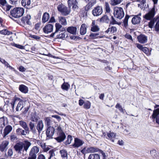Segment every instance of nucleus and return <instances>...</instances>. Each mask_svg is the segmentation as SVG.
Returning <instances> with one entry per match:
<instances>
[{
    "label": "nucleus",
    "instance_id": "1",
    "mask_svg": "<svg viewBox=\"0 0 159 159\" xmlns=\"http://www.w3.org/2000/svg\"><path fill=\"white\" fill-rule=\"evenodd\" d=\"M155 9V6H154L151 9L149 10L147 13L143 16V18L145 19L150 20V22H148V26L151 29L153 28L156 22L153 18L156 14Z\"/></svg>",
    "mask_w": 159,
    "mask_h": 159
},
{
    "label": "nucleus",
    "instance_id": "2",
    "mask_svg": "<svg viewBox=\"0 0 159 159\" xmlns=\"http://www.w3.org/2000/svg\"><path fill=\"white\" fill-rule=\"evenodd\" d=\"M132 16H129L127 14H126L123 20V26L125 28H126L128 25V21L129 18ZM133 16L134 17L131 20L132 24L134 25L139 24L140 23L141 18L138 16V15H134Z\"/></svg>",
    "mask_w": 159,
    "mask_h": 159
},
{
    "label": "nucleus",
    "instance_id": "3",
    "mask_svg": "<svg viewBox=\"0 0 159 159\" xmlns=\"http://www.w3.org/2000/svg\"><path fill=\"white\" fill-rule=\"evenodd\" d=\"M24 13V9L21 7H15L11 10L10 15L15 18H17L23 16Z\"/></svg>",
    "mask_w": 159,
    "mask_h": 159
},
{
    "label": "nucleus",
    "instance_id": "4",
    "mask_svg": "<svg viewBox=\"0 0 159 159\" xmlns=\"http://www.w3.org/2000/svg\"><path fill=\"white\" fill-rule=\"evenodd\" d=\"M113 10V14L116 18L121 19L124 17L125 13L123 8L121 7H115Z\"/></svg>",
    "mask_w": 159,
    "mask_h": 159
},
{
    "label": "nucleus",
    "instance_id": "5",
    "mask_svg": "<svg viewBox=\"0 0 159 159\" xmlns=\"http://www.w3.org/2000/svg\"><path fill=\"white\" fill-rule=\"evenodd\" d=\"M57 129L58 131L57 134L58 136L55 139L58 142H61L63 141L66 138V136L64 133L62 131L61 127L59 126Z\"/></svg>",
    "mask_w": 159,
    "mask_h": 159
},
{
    "label": "nucleus",
    "instance_id": "6",
    "mask_svg": "<svg viewBox=\"0 0 159 159\" xmlns=\"http://www.w3.org/2000/svg\"><path fill=\"white\" fill-rule=\"evenodd\" d=\"M57 9L64 16H67L70 13V11L68 10L67 7L62 4H59L57 7Z\"/></svg>",
    "mask_w": 159,
    "mask_h": 159
},
{
    "label": "nucleus",
    "instance_id": "7",
    "mask_svg": "<svg viewBox=\"0 0 159 159\" xmlns=\"http://www.w3.org/2000/svg\"><path fill=\"white\" fill-rule=\"evenodd\" d=\"M18 102V103L16 108V110L17 111H20L21 110L23 107V102L19 98H16L13 102L11 103L13 107H14L15 102Z\"/></svg>",
    "mask_w": 159,
    "mask_h": 159
},
{
    "label": "nucleus",
    "instance_id": "8",
    "mask_svg": "<svg viewBox=\"0 0 159 159\" xmlns=\"http://www.w3.org/2000/svg\"><path fill=\"white\" fill-rule=\"evenodd\" d=\"M102 12V7L99 6L95 7L92 11V13L94 16H98L100 15Z\"/></svg>",
    "mask_w": 159,
    "mask_h": 159
},
{
    "label": "nucleus",
    "instance_id": "9",
    "mask_svg": "<svg viewBox=\"0 0 159 159\" xmlns=\"http://www.w3.org/2000/svg\"><path fill=\"white\" fill-rule=\"evenodd\" d=\"M84 143V142L83 141L78 138H75L73 147L74 148H77L82 146Z\"/></svg>",
    "mask_w": 159,
    "mask_h": 159
},
{
    "label": "nucleus",
    "instance_id": "10",
    "mask_svg": "<svg viewBox=\"0 0 159 159\" xmlns=\"http://www.w3.org/2000/svg\"><path fill=\"white\" fill-rule=\"evenodd\" d=\"M157 106L159 107V105ZM152 117L153 119L156 118V122L159 125V108L154 110Z\"/></svg>",
    "mask_w": 159,
    "mask_h": 159
},
{
    "label": "nucleus",
    "instance_id": "11",
    "mask_svg": "<svg viewBox=\"0 0 159 159\" xmlns=\"http://www.w3.org/2000/svg\"><path fill=\"white\" fill-rule=\"evenodd\" d=\"M55 131L54 128L51 126L49 127L46 131L47 137L48 138H52Z\"/></svg>",
    "mask_w": 159,
    "mask_h": 159
},
{
    "label": "nucleus",
    "instance_id": "12",
    "mask_svg": "<svg viewBox=\"0 0 159 159\" xmlns=\"http://www.w3.org/2000/svg\"><path fill=\"white\" fill-rule=\"evenodd\" d=\"M67 3L69 7L70 8L72 6V9L73 10H75L78 7L77 6L78 2L77 0H68Z\"/></svg>",
    "mask_w": 159,
    "mask_h": 159
},
{
    "label": "nucleus",
    "instance_id": "13",
    "mask_svg": "<svg viewBox=\"0 0 159 159\" xmlns=\"http://www.w3.org/2000/svg\"><path fill=\"white\" fill-rule=\"evenodd\" d=\"M44 32L48 34L51 32L53 30V25L52 24H48L46 25L43 29Z\"/></svg>",
    "mask_w": 159,
    "mask_h": 159
},
{
    "label": "nucleus",
    "instance_id": "14",
    "mask_svg": "<svg viewBox=\"0 0 159 159\" xmlns=\"http://www.w3.org/2000/svg\"><path fill=\"white\" fill-rule=\"evenodd\" d=\"M77 30V27L75 26H70L66 28V31L72 35L76 34Z\"/></svg>",
    "mask_w": 159,
    "mask_h": 159
},
{
    "label": "nucleus",
    "instance_id": "15",
    "mask_svg": "<svg viewBox=\"0 0 159 159\" xmlns=\"http://www.w3.org/2000/svg\"><path fill=\"white\" fill-rule=\"evenodd\" d=\"M9 142L7 141H4L0 145V150L1 151H3L8 148Z\"/></svg>",
    "mask_w": 159,
    "mask_h": 159
},
{
    "label": "nucleus",
    "instance_id": "16",
    "mask_svg": "<svg viewBox=\"0 0 159 159\" xmlns=\"http://www.w3.org/2000/svg\"><path fill=\"white\" fill-rule=\"evenodd\" d=\"M31 19V16L30 15H27L26 16L22 17L21 19V21L24 23H26L28 25H30L31 22L30 21V20Z\"/></svg>",
    "mask_w": 159,
    "mask_h": 159
},
{
    "label": "nucleus",
    "instance_id": "17",
    "mask_svg": "<svg viewBox=\"0 0 159 159\" xmlns=\"http://www.w3.org/2000/svg\"><path fill=\"white\" fill-rule=\"evenodd\" d=\"M55 27L56 30L55 32L54 33H52L51 34V35H50V37H53L55 34L58 32L59 31H60L61 29V27H62V26L59 23H56L55 24Z\"/></svg>",
    "mask_w": 159,
    "mask_h": 159
},
{
    "label": "nucleus",
    "instance_id": "18",
    "mask_svg": "<svg viewBox=\"0 0 159 159\" xmlns=\"http://www.w3.org/2000/svg\"><path fill=\"white\" fill-rule=\"evenodd\" d=\"M7 122V117L3 116L0 118V127H4Z\"/></svg>",
    "mask_w": 159,
    "mask_h": 159
},
{
    "label": "nucleus",
    "instance_id": "19",
    "mask_svg": "<svg viewBox=\"0 0 159 159\" xmlns=\"http://www.w3.org/2000/svg\"><path fill=\"white\" fill-rule=\"evenodd\" d=\"M31 2L30 0H22L21 1V4L22 5L25 7L27 9H29L30 8V5Z\"/></svg>",
    "mask_w": 159,
    "mask_h": 159
},
{
    "label": "nucleus",
    "instance_id": "20",
    "mask_svg": "<svg viewBox=\"0 0 159 159\" xmlns=\"http://www.w3.org/2000/svg\"><path fill=\"white\" fill-rule=\"evenodd\" d=\"M86 32L87 28L86 25L85 24H82L80 30V34L81 35H84L86 33Z\"/></svg>",
    "mask_w": 159,
    "mask_h": 159
},
{
    "label": "nucleus",
    "instance_id": "21",
    "mask_svg": "<svg viewBox=\"0 0 159 159\" xmlns=\"http://www.w3.org/2000/svg\"><path fill=\"white\" fill-rule=\"evenodd\" d=\"M12 130V127L11 126L9 125L7 126L4 130V137L8 134Z\"/></svg>",
    "mask_w": 159,
    "mask_h": 159
},
{
    "label": "nucleus",
    "instance_id": "22",
    "mask_svg": "<svg viewBox=\"0 0 159 159\" xmlns=\"http://www.w3.org/2000/svg\"><path fill=\"white\" fill-rule=\"evenodd\" d=\"M150 153L154 158L159 159V153L157 152L155 150H151Z\"/></svg>",
    "mask_w": 159,
    "mask_h": 159
},
{
    "label": "nucleus",
    "instance_id": "23",
    "mask_svg": "<svg viewBox=\"0 0 159 159\" xmlns=\"http://www.w3.org/2000/svg\"><path fill=\"white\" fill-rule=\"evenodd\" d=\"M99 151V149L95 147H89L87 149V153H93Z\"/></svg>",
    "mask_w": 159,
    "mask_h": 159
},
{
    "label": "nucleus",
    "instance_id": "24",
    "mask_svg": "<svg viewBox=\"0 0 159 159\" xmlns=\"http://www.w3.org/2000/svg\"><path fill=\"white\" fill-rule=\"evenodd\" d=\"M50 17V16L48 13L45 12L43 16L42 21L43 23H45L48 21Z\"/></svg>",
    "mask_w": 159,
    "mask_h": 159
},
{
    "label": "nucleus",
    "instance_id": "25",
    "mask_svg": "<svg viewBox=\"0 0 159 159\" xmlns=\"http://www.w3.org/2000/svg\"><path fill=\"white\" fill-rule=\"evenodd\" d=\"M60 153L61 157L64 159H67L68 157L67 151L64 149L60 151Z\"/></svg>",
    "mask_w": 159,
    "mask_h": 159
},
{
    "label": "nucleus",
    "instance_id": "26",
    "mask_svg": "<svg viewBox=\"0 0 159 159\" xmlns=\"http://www.w3.org/2000/svg\"><path fill=\"white\" fill-rule=\"evenodd\" d=\"M23 145L22 143H19L17 144L15 146L14 148L16 151L20 152L23 149Z\"/></svg>",
    "mask_w": 159,
    "mask_h": 159
},
{
    "label": "nucleus",
    "instance_id": "27",
    "mask_svg": "<svg viewBox=\"0 0 159 159\" xmlns=\"http://www.w3.org/2000/svg\"><path fill=\"white\" fill-rule=\"evenodd\" d=\"M59 22L61 25H66L67 24L66 19L65 17L60 16L58 17Z\"/></svg>",
    "mask_w": 159,
    "mask_h": 159
},
{
    "label": "nucleus",
    "instance_id": "28",
    "mask_svg": "<svg viewBox=\"0 0 159 159\" xmlns=\"http://www.w3.org/2000/svg\"><path fill=\"white\" fill-rule=\"evenodd\" d=\"M109 19L107 15H104L100 19V22H105L107 23H109Z\"/></svg>",
    "mask_w": 159,
    "mask_h": 159
},
{
    "label": "nucleus",
    "instance_id": "29",
    "mask_svg": "<svg viewBox=\"0 0 159 159\" xmlns=\"http://www.w3.org/2000/svg\"><path fill=\"white\" fill-rule=\"evenodd\" d=\"M19 89L21 92L25 93H27L28 91L27 87L24 85H20Z\"/></svg>",
    "mask_w": 159,
    "mask_h": 159
},
{
    "label": "nucleus",
    "instance_id": "30",
    "mask_svg": "<svg viewBox=\"0 0 159 159\" xmlns=\"http://www.w3.org/2000/svg\"><path fill=\"white\" fill-rule=\"evenodd\" d=\"M40 146L44 152H47L50 149L49 148L48 146H46L45 143H40Z\"/></svg>",
    "mask_w": 159,
    "mask_h": 159
},
{
    "label": "nucleus",
    "instance_id": "31",
    "mask_svg": "<svg viewBox=\"0 0 159 159\" xmlns=\"http://www.w3.org/2000/svg\"><path fill=\"white\" fill-rule=\"evenodd\" d=\"M100 157L98 154H90L88 157V159H99Z\"/></svg>",
    "mask_w": 159,
    "mask_h": 159
},
{
    "label": "nucleus",
    "instance_id": "32",
    "mask_svg": "<svg viewBox=\"0 0 159 159\" xmlns=\"http://www.w3.org/2000/svg\"><path fill=\"white\" fill-rule=\"evenodd\" d=\"M99 34V33H90V34L89 35V36L92 37V38L93 39H98V38H101L103 36H98L96 37L97 36H98Z\"/></svg>",
    "mask_w": 159,
    "mask_h": 159
},
{
    "label": "nucleus",
    "instance_id": "33",
    "mask_svg": "<svg viewBox=\"0 0 159 159\" xmlns=\"http://www.w3.org/2000/svg\"><path fill=\"white\" fill-rule=\"evenodd\" d=\"M19 124L25 130L28 129V126L25 122L22 120L20 121Z\"/></svg>",
    "mask_w": 159,
    "mask_h": 159
},
{
    "label": "nucleus",
    "instance_id": "34",
    "mask_svg": "<svg viewBox=\"0 0 159 159\" xmlns=\"http://www.w3.org/2000/svg\"><path fill=\"white\" fill-rule=\"evenodd\" d=\"M39 148L36 146L33 147L31 149L30 152H31L32 154L36 155V154L39 152Z\"/></svg>",
    "mask_w": 159,
    "mask_h": 159
},
{
    "label": "nucleus",
    "instance_id": "35",
    "mask_svg": "<svg viewBox=\"0 0 159 159\" xmlns=\"http://www.w3.org/2000/svg\"><path fill=\"white\" fill-rule=\"evenodd\" d=\"M23 145L24 146V149L26 151L30 146L31 143L30 142L26 141H25V143Z\"/></svg>",
    "mask_w": 159,
    "mask_h": 159
},
{
    "label": "nucleus",
    "instance_id": "36",
    "mask_svg": "<svg viewBox=\"0 0 159 159\" xmlns=\"http://www.w3.org/2000/svg\"><path fill=\"white\" fill-rule=\"evenodd\" d=\"M95 2H89L85 6V10L86 11H88L89 10L90 8L91 7Z\"/></svg>",
    "mask_w": 159,
    "mask_h": 159
},
{
    "label": "nucleus",
    "instance_id": "37",
    "mask_svg": "<svg viewBox=\"0 0 159 159\" xmlns=\"http://www.w3.org/2000/svg\"><path fill=\"white\" fill-rule=\"evenodd\" d=\"M123 0H111V4L112 5L115 6L120 4Z\"/></svg>",
    "mask_w": 159,
    "mask_h": 159
},
{
    "label": "nucleus",
    "instance_id": "38",
    "mask_svg": "<svg viewBox=\"0 0 159 159\" xmlns=\"http://www.w3.org/2000/svg\"><path fill=\"white\" fill-rule=\"evenodd\" d=\"M0 33L4 35H9L11 34L12 33L11 32L8 31L6 29H4L0 31Z\"/></svg>",
    "mask_w": 159,
    "mask_h": 159
},
{
    "label": "nucleus",
    "instance_id": "39",
    "mask_svg": "<svg viewBox=\"0 0 159 159\" xmlns=\"http://www.w3.org/2000/svg\"><path fill=\"white\" fill-rule=\"evenodd\" d=\"M70 87V85L67 83H64L61 85L62 89L64 90H67Z\"/></svg>",
    "mask_w": 159,
    "mask_h": 159
},
{
    "label": "nucleus",
    "instance_id": "40",
    "mask_svg": "<svg viewBox=\"0 0 159 159\" xmlns=\"http://www.w3.org/2000/svg\"><path fill=\"white\" fill-rule=\"evenodd\" d=\"M137 40H147V37L145 35L140 34L137 37Z\"/></svg>",
    "mask_w": 159,
    "mask_h": 159
},
{
    "label": "nucleus",
    "instance_id": "41",
    "mask_svg": "<svg viewBox=\"0 0 159 159\" xmlns=\"http://www.w3.org/2000/svg\"><path fill=\"white\" fill-rule=\"evenodd\" d=\"M90 107L91 103L89 101H87L84 103V107L85 109H89L90 108Z\"/></svg>",
    "mask_w": 159,
    "mask_h": 159
},
{
    "label": "nucleus",
    "instance_id": "42",
    "mask_svg": "<svg viewBox=\"0 0 159 159\" xmlns=\"http://www.w3.org/2000/svg\"><path fill=\"white\" fill-rule=\"evenodd\" d=\"M73 140V138L71 136L68 135L67 136V139L66 141V144H70Z\"/></svg>",
    "mask_w": 159,
    "mask_h": 159
},
{
    "label": "nucleus",
    "instance_id": "43",
    "mask_svg": "<svg viewBox=\"0 0 159 159\" xmlns=\"http://www.w3.org/2000/svg\"><path fill=\"white\" fill-rule=\"evenodd\" d=\"M99 28L97 25L93 26L91 27V30L93 32H96L99 31Z\"/></svg>",
    "mask_w": 159,
    "mask_h": 159
},
{
    "label": "nucleus",
    "instance_id": "44",
    "mask_svg": "<svg viewBox=\"0 0 159 159\" xmlns=\"http://www.w3.org/2000/svg\"><path fill=\"white\" fill-rule=\"evenodd\" d=\"M142 50L148 56L150 54V52L148 49L146 47H143Z\"/></svg>",
    "mask_w": 159,
    "mask_h": 159
},
{
    "label": "nucleus",
    "instance_id": "45",
    "mask_svg": "<svg viewBox=\"0 0 159 159\" xmlns=\"http://www.w3.org/2000/svg\"><path fill=\"white\" fill-rule=\"evenodd\" d=\"M107 135L108 137L111 139L115 138L116 136V134L113 132H111L110 131L109 133L107 134Z\"/></svg>",
    "mask_w": 159,
    "mask_h": 159
},
{
    "label": "nucleus",
    "instance_id": "46",
    "mask_svg": "<svg viewBox=\"0 0 159 159\" xmlns=\"http://www.w3.org/2000/svg\"><path fill=\"white\" fill-rule=\"evenodd\" d=\"M49 159H50L52 158L55 155L54 151L53 149L50 150L49 152Z\"/></svg>",
    "mask_w": 159,
    "mask_h": 159
},
{
    "label": "nucleus",
    "instance_id": "47",
    "mask_svg": "<svg viewBox=\"0 0 159 159\" xmlns=\"http://www.w3.org/2000/svg\"><path fill=\"white\" fill-rule=\"evenodd\" d=\"M105 6L106 12L107 13L109 12L110 11V7L108 2H106L105 3Z\"/></svg>",
    "mask_w": 159,
    "mask_h": 159
},
{
    "label": "nucleus",
    "instance_id": "48",
    "mask_svg": "<svg viewBox=\"0 0 159 159\" xmlns=\"http://www.w3.org/2000/svg\"><path fill=\"white\" fill-rule=\"evenodd\" d=\"M136 1L137 2H140L141 5H142V8H141V9H143V7L144 9L143 10H145V7H144V4L146 3V0H137Z\"/></svg>",
    "mask_w": 159,
    "mask_h": 159
},
{
    "label": "nucleus",
    "instance_id": "49",
    "mask_svg": "<svg viewBox=\"0 0 159 159\" xmlns=\"http://www.w3.org/2000/svg\"><path fill=\"white\" fill-rule=\"evenodd\" d=\"M11 44L12 45V46H13L17 48H20V49H24V47L21 45H19V44H16L14 43H11Z\"/></svg>",
    "mask_w": 159,
    "mask_h": 159
},
{
    "label": "nucleus",
    "instance_id": "50",
    "mask_svg": "<svg viewBox=\"0 0 159 159\" xmlns=\"http://www.w3.org/2000/svg\"><path fill=\"white\" fill-rule=\"evenodd\" d=\"M75 35H71L70 36V38L71 39L77 40V39H80L81 38L79 36H75Z\"/></svg>",
    "mask_w": 159,
    "mask_h": 159
},
{
    "label": "nucleus",
    "instance_id": "51",
    "mask_svg": "<svg viewBox=\"0 0 159 159\" xmlns=\"http://www.w3.org/2000/svg\"><path fill=\"white\" fill-rule=\"evenodd\" d=\"M116 107L119 109V111L122 112H124V111L122 106L118 103H117L116 106Z\"/></svg>",
    "mask_w": 159,
    "mask_h": 159
},
{
    "label": "nucleus",
    "instance_id": "52",
    "mask_svg": "<svg viewBox=\"0 0 159 159\" xmlns=\"http://www.w3.org/2000/svg\"><path fill=\"white\" fill-rule=\"evenodd\" d=\"M36 155L32 154L31 152H30L29 153V157L28 159H36Z\"/></svg>",
    "mask_w": 159,
    "mask_h": 159
},
{
    "label": "nucleus",
    "instance_id": "53",
    "mask_svg": "<svg viewBox=\"0 0 159 159\" xmlns=\"http://www.w3.org/2000/svg\"><path fill=\"white\" fill-rule=\"evenodd\" d=\"M154 27L156 31L158 32L159 31V21H157L156 22Z\"/></svg>",
    "mask_w": 159,
    "mask_h": 159
},
{
    "label": "nucleus",
    "instance_id": "54",
    "mask_svg": "<svg viewBox=\"0 0 159 159\" xmlns=\"http://www.w3.org/2000/svg\"><path fill=\"white\" fill-rule=\"evenodd\" d=\"M116 21L115 20L113 16H111V20L110 21V25H114L115 24V23Z\"/></svg>",
    "mask_w": 159,
    "mask_h": 159
},
{
    "label": "nucleus",
    "instance_id": "55",
    "mask_svg": "<svg viewBox=\"0 0 159 159\" xmlns=\"http://www.w3.org/2000/svg\"><path fill=\"white\" fill-rule=\"evenodd\" d=\"M10 139L12 141H14L17 139L16 136L15 134H11L10 137Z\"/></svg>",
    "mask_w": 159,
    "mask_h": 159
},
{
    "label": "nucleus",
    "instance_id": "56",
    "mask_svg": "<svg viewBox=\"0 0 159 159\" xmlns=\"http://www.w3.org/2000/svg\"><path fill=\"white\" fill-rule=\"evenodd\" d=\"M110 28V32L111 33H113L116 32V27L112 26Z\"/></svg>",
    "mask_w": 159,
    "mask_h": 159
},
{
    "label": "nucleus",
    "instance_id": "57",
    "mask_svg": "<svg viewBox=\"0 0 159 159\" xmlns=\"http://www.w3.org/2000/svg\"><path fill=\"white\" fill-rule=\"evenodd\" d=\"M34 28L35 30H38L39 31H40V24L38 23L35 24Z\"/></svg>",
    "mask_w": 159,
    "mask_h": 159
},
{
    "label": "nucleus",
    "instance_id": "58",
    "mask_svg": "<svg viewBox=\"0 0 159 159\" xmlns=\"http://www.w3.org/2000/svg\"><path fill=\"white\" fill-rule=\"evenodd\" d=\"M1 62L3 64H4L5 66H7V67H9L10 66L9 64L6 61L4 60H2V61H1Z\"/></svg>",
    "mask_w": 159,
    "mask_h": 159
},
{
    "label": "nucleus",
    "instance_id": "59",
    "mask_svg": "<svg viewBox=\"0 0 159 159\" xmlns=\"http://www.w3.org/2000/svg\"><path fill=\"white\" fill-rule=\"evenodd\" d=\"M125 37L129 40H133L132 36L129 34H126L125 36Z\"/></svg>",
    "mask_w": 159,
    "mask_h": 159
},
{
    "label": "nucleus",
    "instance_id": "60",
    "mask_svg": "<svg viewBox=\"0 0 159 159\" xmlns=\"http://www.w3.org/2000/svg\"><path fill=\"white\" fill-rule=\"evenodd\" d=\"M56 22V20L55 19L54 17L53 16H52L51 17L49 21L48 22V23H53V22Z\"/></svg>",
    "mask_w": 159,
    "mask_h": 159
},
{
    "label": "nucleus",
    "instance_id": "61",
    "mask_svg": "<svg viewBox=\"0 0 159 159\" xmlns=\"http://www.w3.org/2000/svg\"><path fill=\"white\" fill-rule=\"evenodd\" d=\"M28 129L25 130V131L24 130L22 129L20 135H25L28 133Z\"/></svg>",
    "mask_w": 159,
    "mask_h": 159
},
{
    "label": "nucleus",
    "instance_id": "62",
    "mask_svg": "<svg viewBox=\"0 0 159 159\" xmlns=\"http://www.w3.org/2000/svg\"><path fill=\"white\" fill-rule=\"evenodd\" d=\"M30 129L33 131L34 130V124L32 123L31 122H30Z\"/></svg>",
    "mask_w": 159,
    "mask_h": 159
},
{
    "label": "nucleus",
    "instance_id": "63",
    "mask_svg": "<svg viewBox=\"0 0 159 159\" xmlns=\"http://www.w3.org/2000/svg\"><path fill=\"white\" fill-rule=\"evenodd\" d=\"M12 150L11 149H9L7 152V154L9 156H11L13 154Z\"/></svg>",
    "mask_w": 159,
    "mask_h": 159
},
{
    "label": "nucleus",
    "instance_id": "64",
    "mask_svg": "<svg viewBox=\"0 0 159 159\" xmlns=\"http://www.w3.org/2000/svg\"><path fill=\"white\" fill-rule=\"evenodd\" d=\"M6 3V0H0V4L1 5L4 6Z\"/></svg>",
    "mask_w": 159,
    "mask_h": 159
}]
</instances>
